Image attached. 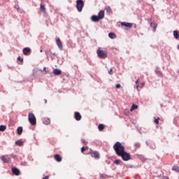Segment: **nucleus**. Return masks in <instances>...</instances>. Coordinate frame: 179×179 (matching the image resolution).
Segmentation results:
<instances>
[{
    "label": "nucleus",
    "mask_w": 179,
    "mask_h": 179,
    "mask_svg": "<svg viewBox=\"0 0 179 179\" xmlns=\"http://www.w3.org/2000/svg\"><path fill=\"white\" fill-rule=\"evenodd\" d=\"M113 149L117 156H120L125 150V147L117 141L114 144Z\"/></svg>",
    "instance_id": "nucleus-1"
},
{
    "label": "nucleus",
    "mask_w": 179,
    "mask_h": 179,
    "mask_svg": "<svg viewBox=\"0 0 179 179\" xmlns=\"http://www.w3.org/2000/svg\"><path fill=\"white\" fill-rule=\"evenodd\" d=\"M104 10H101L99 12L98 16L97 15H92L91 20L92 22H100V20L104 19Z\"/></svg>",
    "instance_id": "nucleus-2"
},
{
    "label": "nucleus",
    "mask_w": 179,
    "mask_h": 179,
    "mask_svg": "<svg viewBox=\"0 0 179 179\" xmlns=\"http://www.w3.org/2000/svg\"><path fill=\"white\" fill-rule=\"evenodd\" d=\"M96 54L99 58H101V59H106V58H107V51L103 50L101 48H98Z\"/></svg>",
    "instance_id": "nucleus-3"
},
{
    "label": "nucleus",
    "mask_w": 179,
    "mask_h": 179,
    "mask_svg": "<svg viewBox=\"0 0 179 179\" xmlns=\"http://www.w3.org/2000/svg\"><path fill=\"white\" fill-rule=\"evenodd\" d=\"M119 157H121L124 162H129L131 160V154L124 150L119 155Z\"/></svg>",
    "instance_id": "nucleus-4"
},
{
    "label": "nucleus",
    "mask_w": 179,
    "mask_h": 179,
    "mask_svg": "<svg viewBox=\"0 0 179 179\" xmlns=\"http://www.w3.org/2000/svg\"><path fill=\"white\" fill-rule=\"evenodd\" d=\"M28 121L30 122L31 125H36L37 124V120L34 113H29L28 115Z\"/></svg>",
    "instance_id": "nucleus-5"
},
{
    "label": "nucleus",
    "mask_w": 179,
    "mask_h": 179,
    "mask_svg": "<svg viewBox=\"0 0 179 179\" xmlns=\"http://www.w3.org/2000/svg\"><path fill=\"white\" fill-rule=\"evenodd\" d=\"M88 155H90V156L94 157L96 160H99V159H100V152H99V151L90 150Z\"/></svg>",
    "instance_id": "nucleus-6"
},
{
    "label": "nucleus",
    "mask_w": 179,
    "mask_h": 179,
    "mask_svg": "<svg viewBox=\"0 0 179 179\" xmlns=\"http://www.w3.org/2000/svg\"><path fill=\"white\" fill-rule=\"evenodd\" d=\"M83 6H85V2H83V0L76 1V8L79 12L82 11Z\"/></svg>",
    "instance_id": "nucleus-7"
},
{
    "label": "nucleus",
    "mask_w": 179,
    "mask_h": 179,
    "mask_svg": "<svg viewBox=\"0 0 179 179\" xmlns=\"http://www.w3.org/2000/svg\"><path fill=\"white\" fill-rule=\"evenodd\" d=\"M56 44L58 46V48H59V50H61V51H62L64 50V46L62 45V42L61 41V39L59 38H58L56 40Z\"/></svg>",
    "instance_id": "nucleus-8"
},
{
    "label": "nucleus",
    "mask_w": 179,
    "mask_h": 179,
    "mask_svg": "<svg viewBox=\"0 0 179 179\" xmlns=\"http://www.w3.org/2000/svg\"><path fill=\"white\" fill-rule=\"evenodd\" d=\"M1 160H2L3 163H9V162H10V158H9L8 155H2L1 157Z\"/></svg>",
    "instance_id": "nucleus-9"
},
{
    "label": "nucleus",
    "mask_w": 179,
    "mask_h": 179,
    "mask_svg": "<svg viewBox=\"0 0 179 179\" xmlns=\"http://www.w3.org/2000/svg\"><path fill=\"white\" fill-rule=\"evenodd\" d=\"M22 52L24 55H29V54L31 52V49H30V48H24L22 50Z\"/></svg>",
    "instance_id": "nucleus-10"
},
{
    "label": "nucleus",
    "mask_w": 179,
    "mask_h": 179,
    "mask_svg": "<svg viewBox=\"0 0 179 179\" xmlns=\"http://www.w3.org/2000/svg\"><path fill=\"white\" fill-rule=\"evenodd\" d=\"M12 172L15 176H20V171L16 167H14V168L12 169Z\"/></svg>",
    "instance_id": "nucleus-11"
},
{
    "label": "nucleus",
    "mask_w": 179,
    "mask_h": 179,
    "mask_svg": "<svg viewBox=\"0 0 179 179\" xmlns=\"http://www.w3.org/2000/svg\"><path fill=\"white\" fill-rule=\"evenodd\" d=\"M121 26H124L125 27H129V29H131V27L134 26V24L129 22H121Z\"/></svg>",
    "instance_id": "nucleus-12"
},
{
    "label": "nucleus",
    "mask_w": 179,
    "mask_h": 179,
    "mask_svg": "<svg viewBox=\"0 0 179 179\" xmlns=\"http://www.w3.org/2000/svg\"><path fill=\"white\" fill-rule=\"evenodd\" d=\"M75 119L76 120V121H80V120H82V115L79 112L75 113Z\"/></svg>",
    "instance_id": "nucleus-13"
},
{
    "label": "nucleus",
    "mask_w": 179,
    "mask_h": 179,
    "mask_svg": "<svg viewBox=\"0 0 179 179\" xmlns=\"http://www.w3.org/2000/svg\"><path fill=\"white\" fill-rule=\"evenodd\" d=\"M43 121L45 125H50V124H51V120L48 117L43 118Z\"/></svg>",
    "instance_id": "nucleus-14"
},
{
    "label": "nucleus",
    "mask_w": 179,
    "mask_h": 179,
    "mask_svg": "<svg viewBox=\"0 0 179 179\" xmlns=\"http://www.w3.org/2000/svg\"><path fill=\"white\" fill-rule=\"evenodd\" d=\"M105 10H106V13H108V15H113V10L110 6H106Z\"/></svg>",
    "instance_id": "nucleus-15"
},
{
    "label": "nucleus",
    "mask_w": 179,
    "mask_h": 179,
    "mask_svg": "<svg viewBox=\"0 0 179 179\" xmlns=\"http://www.w3.org/2000/svg\"><path fill=\"white\" fill-rule=\"evenodd\" d=\"M45 55H46V57H51L52 55L57 57V54L52 53V52H51V50H46Z\"/></svg>",
    "instance_id": "nucleus-16"
},
{
    "label": "nucleus",
    "mask_w": 179,
    "mask_h": 179,
    "mask_svg": "<svg viewBox=\"0 0 179 179\" xmlns=\"http://www.w3.org/2000/svg\"><path fill=\"white\" fill-rule=\"evenodd\" d=\"M54 158L56 161H57L58 162H62V157H61V155L56 154L54 156Z\"/></svg>",
    "instance_id": "nucleus-17"
},
{
    "label": "nucleus",
    "mask_w": 179,
    "mask_h": 179,
    "mask_svg": "<svg viewBox=\"0 0 179 179\" xmlns=\"http://www.w3.org/2000/svg\"><path fill=\"white\" fill-rule=\"evenodd\" d=\"M40 10L41 12H42L43 13H45L46 11H45V5H43V3H41L40 4Z\"/></svg>",
    "instance_id": "nucleus-18"
},
{
    "label": "nucleus",
    "mask_w": 179,
    "mask_h": 179,
    "mask_svg": "<svg viewBox=\"0 0 179 179\" xmlns=\"http://www.w3.org/2000/svg\"><path fill=\"white\" fill-rule=\"evenodd\" d=\"M62 73V71H61V70L56 69L55 70H53V73L54 75H61V73Z\"/></svg>",
    "instance_id": "nucleus-19"
},
{
    "label": "nucleus",
    "mask_w": 179,
    "mask_h": 179,
    "mask_svg": "<svg viewBox=\"0 0 179 179\" xmlns=\"http://www.w3.org/2000/svg\"><path fill=\"white\" fill-rule=\"evenodd\" d=\"M108 37L110 38L114 39V38H117V35H115V34L110 32L108 34Z\"/></svg>",
    "instance_id": "nucleus-20"
},
{
    "label": "nucleus",
    "mask_w": 179,
    "mask_h": 179,
    "mask_svg": "<svg viewBox=\"0 0 179 179\" xmlns=\"http://www.w3.org/2000/svg\"><path fill=\"white\" fill-rule=\"evenodd\" d=\"M150 27H152L153 29V31H156V28L157 27V23H153L151 22Z\"/></svg>",
    "instance_id": "nucleus-21"
},
{
    "label": "nucleus",
    "mask_w": 179,
    "mask_h": 179,
    "mask_svg": "<svg viewBox=\"0 0 179 179\" xmlns=\"http://www.w3.org/2000/svg\"><path fill=\"white\" fill-rule=\"evenodd\" d=\"M15 145L17 146H23L24 143H23V141H22V140H18V141H15Z\"/></svg>",
    "instance_id": "nucleus-22"
},
{
    "label": "nucleus",
    "mask_w": 179,
    "mask_h": 179,
    "mask_svg": "<svg viewBox=\"0 0 179 179\" xmlns=\"http://www.w3.org/2000/svg\"><path fill=\"white\" fill-rule=\"evenodd\" d=\"M17 132L18 135H22V132H23V127H19L17 129Z\"/></svg>",
    "instance_id": "nucleus-23"
},
{
    "label": "nucleus",
    "mask_w": 179,
    "mask_h": 179,
    "mask_svg": "<svg viewBox=\"0 0 179 179\" xmlns=\"http://www.w3.org/2000/svg\"><path fill=\"white\" fill-rule=\"evenodd\" d=\"M6 131V127L5 125L0 126V132H3Z\"/></svg>",
    "instance_id": "nucleus-24"
},
{
    "label": "nucleus",
    "mask_w": 179,
    "mask_h": 179,
    "mask_svg": "<svg viewBox=\"0 0 179 179\" xmlns=\"http://www.w3.org/2000/svg\"><path fill=\"white\" fill-rule=\"evenodd\" d=\"M173 36H174L175 38H179L178 31H173Z\"/></svg>",
    "instance_id": "nucleus-25"
},
{
    "label": "nucleus",
    "mask_w": 179,
    "mask_h": 179,
    "mask_svg": "<svg viewBox=\"0 0 179 179\" xmlns=\"http://www.w3.org/2000/svg\"><path fill=\"white\" fill-rule=\"evenodd\" d=\"M172 170H173V171H176L177 173H179L178 166H173V168H172Z\"/></svg>",
    "instance_id": "nucleus-26"
},
{
    "label": "nucleus",
    "mask_w": 179,
    "mask_h": 179,
    "mask_svg": "<svg viewBox=\"0 0 179 179\" xmlns=\"http://www.w3.org/2000/svg\"><path fill=\"white\" fill-rule=\"evenodd\" d=\"M98 129L99 131H103V129H104V124H99Z\"/></svg>",
    "instance_id": "nucleus-27"
},
{
    "label": "nucleus",
    "mask_w": 179,
    "mask_h": 179,
    "mask_svg": "<svg viewBox=\"0 0 179 179\" xmlns=\"http://www.w3.org/2000/svg\"><path fill=\"white\" fill-rule=\"evenodd\" d=\"M154 122H155V124H156L157 125H159V121H160V117H157V118H156V117H155L154 118Z\"/></svg>",
    "instance_id": "nucleus-28"
},
{
    "label": "nucleus",
    "mask_w": 179,
    "mask_h": 179,
    "mask_svg": "<svg viewBox=\"0 0 179 179\" xmlns=\"http://www.w3.org/2000/svg\"><path fill=\"white\" fill-rule=\"evenodd\" d=\"M137 108H138V105L133 104L130 109V111H133L134 110H136Z\"/></svg>",
    "instance_id": "nucleus-29"
},
{
    "label": "nucleus",
    "mask_w": 179,
    "mask_h": 179,
    "mask_svg": "<svg viewBox=\"0 0 179 179\" xmlns=\"http://www.w3.org/2000/svg\"><path fill=\"white\" fill-rule=\"evenodd\" d=\"M121 163H122V161H121V159H115V160L114 161V164H117V165L121 164Z\"/></svg>",
    "instance_id": "nucleus-30"
},
{
    "label": "nucleus",
    "mask_w": 179,
    "mask_h": 179,
    "mask_svg": "<svg viewBox=\"0 0 179 179\" xmlns=\"http://www.w3.org/2000/svg\"><path fill=\"white\" fill-rule=\"evenodd\" d=\"M89 149V147H83L81 148V153H85V152H86V150H87Z\"/></svg>",
    "instance_id": "nucleus-31"
},
{
    "label": "nucleus",
    "mask_w": 179,
    "mask_h": 179,
    "mask_svg": "<svg viewBox=\"0 0 179 179\" xmlns=\"http://www.w3.org/2000/svg\"><path fill=\"white\" fill-rule=\"evenodd\" d=\"M134 147L136 149H139V148H141V144L139 143H134Z\"/></svg>",
    "instance_id": "nucleus-32"
},
{
    "label": "nucleus",
    "mask_w": 179,
    "mask_h": 179,
    "mask_svg": "<svg viewBox=\"0 0 179 179\" xmlns=\"http://www.w3.org/2000/svg\"><path fill=\"white\" fill-rule=\"evenodd\" d=\"M81 142H82V143H83V145H87V141H86V140H85V139H82Z\"/></svg>",
    "instance_id": "nucleus-33"
},
{
    "label": "nucleus",
    "mask_w": 179,
    "mask_h": 179,
    "mask_svg": "<svg viewBox=\"0 0 179 179\" xmlns=\"http://www.w3.org/2000/svg\"><path fill=\"white\" fill-rule=\"evenodd\" d=\"M17 60L20 61L21 62H23V59H22V57H17Z\"/></svg>",
    "instance_id": "nucleus-34"
},
{
    "label": "nucleus",
    "mask_w": 179,
    "mask_h": 179,
    "mask_svg": "<svg viewBox=\"0 0 179 179\" xmlns=\"http://www.w3.org/2000/svg\"><path fill=\"white\" fill-rule=\"evenodd\" d=\"M120 88H121V85L120 84L116 85V89H120Z\"/></svg>",
    "instance_id": "nucleus-35"
},
{
    "label": "nucleus",
    "mask_w": 179,
    "mask_h": 179,
    "mask_svg": "<svg viewBox=\"0 0 179 179\" xmlns=\"http://www.w3.org/2000/svg\"><path fill=\"white\" fill-rule=\"evenodd\" d=\"M109 75H113V69H110L108 71Z\"/></svg>",
    "instance_id": "nucleus-36"
},
{
    "label": "nucleus",
    "mask_w": 179,
    "mask_h": 179,
    "mask_svg": "<svg viewBox=\"0 0 179 179\" xmlns=\"http://www.w3.org/2000/svg\"><path fill=\"white\" fill-rule=\"evenodd\" d=\"M138 84H139V79H137L136 81V85H138Z\"/></svg>",
    "instance_id": "nucleus-37"
},
{
    "label": "nucleus",
    "mask_w": 179,
    "mask_h": 179,
    "mask_svg": "<svg viewBox=\"0 0 179 179\" xmlns=\"http://www.w3.org/2000/svg\"><path fill=\"white\" fill-rule=\"evenodd\" d=\"M100 178L104 179V175H100Z\"/></svg>",
    "instance_id": "nucleus-38"
},
{
    "label": "nucleus",
    "mask_w": 179,
    "mask_h": 179,
    "mask_svg": "<svg viewBox=\"0 0 179 179\" xmlns=\"http://www.w3.org/2000/svg\"><path fill=\"white\" fill-rule=\"evenodd\" d=\"M145 86V83H141V87H143Z\"/></svg>",
    "instance_id": "nucleus-39"
},
{
    "label": "nucleus",
    "mask_w": 179,
    "mask_h": 179,
    "mask_svg": "<svg viewBox=\"0 0 179 179\" xmlns=\"http://www.w3.org/2000/svg\"><path fill=\"white\" fill-rule=\"evenodd\" d=\"M46 69H47L46 67H44V68H43V71H45Z\"/></svg>",
    "instance_id": "nucleus-40"
},
{
    "label": "nucleus",
    "mask_w": 179,
    "mask_h": 179,
    "mask_svg": "<svg viewBox=\"0 0 179 179\" xmlns=\"http://www.w3.org/2000/svg\"><path fill=\"white\" fill-rule=\"evenodd\" d=\"M45 103H47V99H44Z\"/></svg>",
    "instance_id": "nucleus-41"
},
{
    "label": "nucleus",
    "mask_w": 179,
    "mask_h": 179,
    "mask_svg": "<svg viewBox=\"0 0 179 179\" xmlns=\"http://www.w3.org/2000/svg\"><path fill=\"white\" fill-rule=\"evenodd\" d=\"M136 88L138 89V88H139V85H137V86H136Z\"/></svg>",
    "instance_id": "nucleus-42"
},
{
    "label": "nucleus",
    "mask_w": 179,
    "mask_h": 179,
    "mask_svg": "<svg viewBox=\"0 0 179 179\" xmlns=\"http://www.w3.org/2000/svg\"><path fill=\"white\" fill-rule=\"evenodd\" d=\"M164 179H169V177H165Z\"/></svg>",
    "instance_id": "nucleus-43"
},
{
    "label": "nucleus",
    "mask_w": 179,
    "mask_h": 179,
    "mask_svg": "<svg viewBox=\"0 0 179 179\" xmlns=\"http://www.w3.org/2000/svg\"><path fill=\"white\" fill-rule=\"evenodd\" d=\"M177 48H178V50H179V45H178Z\"/></svg>",
    "instance_id": "nucleus-44"
},
{
    "label": "nucleus",
    "mask_w": 179,
    "mask_h": 179,
    "mask_svg": "<svg viewBox=\"0 0 179 179\" xmlns=\"http://www.w3.org/2000/svg\"><path fill=\"white\" fill-rule=\"evenodd\" d=\"M40 52H43V50H40Z\"/></svg>",
    "instance_id": "nucleus-45"
},
{
    "label": "nucleus",
    "mask_w": 179,
    "mask_h": 179,
    "mask_svg": "<svg viewBox=\"0 0 179 179\" xmlns=\"http://www.w3.org/2000/svg\"><path fill=\"white\" fill-rule=\"evenodd\" d=\"M147 145H149L148 142H146Z\"/></svg>",
    "instance_id": "nucleus-46"
},
{
    "label": "nucleus",
    "mask_w": 179,
    "mask_h": 179,
    "mask_svg": "<svg viewBox=\"0 0 179 179\" xmlns=\"http://www.w3.org/2000/svg\"><path fill=\"white\" fill-rule=\"evenodd\" d=\"M152 1H155V0H152Z\"/></svg>",
    "instance_id": "nucleus-47"
}]
</instances>
